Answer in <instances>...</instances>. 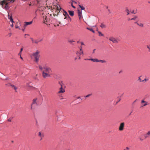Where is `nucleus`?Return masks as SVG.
<instances>
[{
  "instance_id": "obj_16",
  "label": "nucleus",
  "mask_w": 150,
  "mask_h": 150,
  "mask_svg": "<svg viewBox=\"0 0 150 150\" xmlns=\"http://www.w3.org/2000/svg\"><path fill=\"white\" fill-rule=\"evenodd\" d=\"M68 12L69 15L71 16H73L74 15V11H69Z\"/></svg>"
},
{
  "instance_id": "obj_28",
  "label": "nucleus",
  "mask_w": 150,
  "mask_h": 150,
  "mask_svg": "<svg viewBox=\"0 0 150 150\" xmlns=\"http://www.w3.org/2000/svg\"><path fill=\"white\" fill-rule=\"evenodd\" d=\"M98 33H99V36H103V34H102L100 32L98 31Z\"/></svg>"
},
{
  "instance_id": "obj_1",
  "label": "nucleus",
  "mask_w": 150,
  "mask_h": 150,
  "mask_svg": "<svg viewBox=\"0 0 150 150\" xmlns=\"http://www.w3.org/2000/svg\"><path fill=\"white\" fill-rule=\"evenodd\" d=\"M39 69L42 71V76L44 78L50 77L51 72V69L47 67H42L40 65H39Z\"/></svg>"
},
{
  "instance_id": "obj_3",
  "label": "nucleus",
  "mask_w": 150,
  "mask_h": 150,
  "mask_svg": "<svg viewBox=\"0 0 150 150\" xmlns=\"http://www.w3.org/2000/svg\"><path fill=\"white\" fill-rule=\"evenodd\" d=\"M125 123L124 122H123L121 123L119 127V130L120 131H122L124 129Z\"/></svg>"
},
{
  "instance_id": "obj_54",
  "label": "nucleus",
  "mask_w": 150,
  "mask_h": 150,
  "mask_svg": "<svg viewBox=\"0 0 150 150\" xmlns=\"http://www.w3.org/2000/svg\"><path fill=\"white\" fill-rule=\"evenodd\" d=\"M132 13H134V14H135V13H134V11H133L132 12Z\"/></svg>"
},
{
  "instance_id": "obj_35",
  "label": "nucleus",
  "mask_w": 150,
  "mask_h": 150,
  "mask_svg": "<svg viewBox=\"0 0 150 150\" xmlns=\"http://www.w3.org/2000/svg\"><path fill=\"white\" fill-rule=\"evenodd\" d=\"M147 48L149 50V51H150V45H147Z\"/></svg>"
},
{
  "instance_id": "obj_62",
  "label": "nucleus",
  "mask_w": 150,
  "mask_h": 150,
  "mask_svg": "<svg viewBox=\"0 0 150 150\" xmlns=\"http://www.w3.org/2000/svg\"><path fill=\"white\" fill-rule=\"evenodd\" d=\"M59 24H61V22H59Z\"/></svg>"
},
{
  "instance_id": "obj_32",
  "label": "nucleus",
  "mask_w": 150,
  "mask_h": 150,
  "mask_svg": "<svg viewBox=\"0 0 150 150\" xmlns=\"http://www.w3.org/2000/svg\"><path fill=\"white\" fill-rule=\"evenodd\" d=\"M30 39L32 40V42L33 43H34L35 41L33 40V39L32 38H30Z\"/></svg>"
},
{
  "instance_id": "obj_46",
  "label": "nucleus",
  "mask_w": 150,
  "mask_h": 150,
  "mask_svg": "<svg viewBox=\"0 0 150 150\" xmlns=\"http://www.w3.org/2000/svg\"><path fill=\"white\" fill-rule=\"evenodd\" d=\"M96 49H94L93 50V53H94V52H95V50Z\"/></svg>"
},
{
  "instance_id": "obj_55",
  "label": "nucleus",
  "mask_w": 150,
  "mask_h": 150,
  "mask_svg": "<svg viewBox=\"0 0 150 150\" xmlns=\"http://www.w3.org/2000/svg\"><path fill=\"white\" fill-rule=\"evenodd\" d=\"M131 113H132V112H131L129 114V115H130L131 114Z\"/></svg>"
},
{
  "instance_id": "obj_53",
  "label": "nucleus",
  "mask_w": 150,
  "mask_h": 150,
  "mask_svg": "<svg viewBox=\"0 0 150 150\" xmlns=\"http://www.w3.org/2000/svg\"><path fill=\"white\" fill-rule=\"evenodd\" d=\"M25 29V28H24V29H22V30L23 31H24Z\"/></svg>"
},
{
  "instance_id": "obj_48",
  "label": "nucleus",
  "mask_w": 150,
  "mask_h": 150,
  "mask_svg": "<svg viewBox=\"0 0 150 150\" xmlns=\"http://www.w3.org/2000/svg\"><path fill=\"white\" fill-rule=\"evenodd\" d=\"M53 16H56V14H55L54 13V14H53Z\"/></svg>"
},
{
  "instance_id": "obj_36",
  "label": "nucleus",
  "mask_w": 150,
  "mask_h": 150,
  "mask_svg": "<svg viewBox=\"0 0 150 150\" xmlns=\"http://www.w3.org/2000/svg\"><path fill=\"white\" fill-rule=\"evenodd\" d=\"M11 120H12V119L11 118H9V119H8V121L9 122H11Z\"/></svg>"
},
{
  "instance_id": "obj_60",
  "label": "nucleus",
  "mask_w": 150,
  "mask_h": 150,
  "mask_svg": "<svg viewBox=\"0 0 150 150\" xmlns=\"http://www.w3.org/2000/svg\"><path fill=\"white\" fill-rule=\"evenodd\" d=\"M80 42L79 41H77V42L78 43H79Z\"/></svg>"
},
{
  "instance_id": "obj_4",
  "label": "nucleus",
  "mask_w": 150,
  "mask_h": 150,
  "mask_svg": "<svg viewBox=\"0 0 150 150\" xmlns=\"http://www.w3.org/2000/svg\"><path fill=\"white\" fill-rule=\"evenodd\" d=\"M37 98L34 99L33 100V102L31 104V110L33 109V106L34 105H37Z\"/></svg>"
},
{
  "instance_id": "obj_59",
  "label": "nucleus",
  "mask_w": 150,
  "mask_h": 150,
  "mask_svg": "<svg viewBox=\"0 0 150 150\" xmlns=\"http://www.w3.org/2000/svg\"><path fill=\"white\" fill-rule=\"evenodd\" d=\"M130 19H131L129 18V19H128V21L131 20H130Z\"/></svg>"
},
{
  "instance_id": "obj_56",
  "label": "nucleus",
  "mask_w": 150,
  "mask_h": 150,
  "mask_svg": "<svg viewBox=\"0 0 150 150\" xmlns=\"http://www.w3.org/2000/svg\"><path fill=\"white\" fill-rule=\"evenodd\" d=\"M28 35V34H25V35Z\"/></svg>"
},
{
  "instance_id": "obj_11",
  "label": "nucleus",
  "mask_w": 150,
  "mask_h": 150,
  "mask_svg": "<svg viewBox=\"0 0 150 150\" xmlns=\"http://www.w3.org/2000/svg\"><path fill=\"white\" fill-rule=\"evenodd\" d=\"M135 23H136L137 24V25L139 26L140 27H144V24L141 23H137V22H136Z\"/></svg>"
},
{
  "instance_id": "obj_7",
  "label": "nucleus",
  "mask_w": 150,
  "mask_h": 150,
  "mask_svg": "<svg viewBox=\"0 0 150 150\" xmlns=\"http://www.w3.org/2000/svg\"><path fill=\"white\" fill-rule=\"evenodd\" d=\"M110 40L112 41L114 43H116L118 42L117 40L116 39L113 37H110L109 38Z\"/></svg>"
},
{
  "instance_id": "obj_30",
  "label": "nucleus",
  "mask_w": 150,
  "mask_h": 150,
  "mask_svg": "<svg viewBox=\"0 0 150 150\" xmlns=\"http://www.w3.org/2000/svg\"><path fill=\"white\" fill-rule=\"evenodd\" d=\"M125 11L127 12V15H128L129 14V11L128 9H126L125 10Z\"/></svg>"
},
{
  "instance_id": "obj_26",
  "label": "nucleus",
  "mask_w": 150,
  "mask_h": 150,
  "mask_svg": "<svg viewBox=\"0 0 150 150\" xmlns=\"http://www.w3.org/2000/svg\"><path fill=\"white\" fill-rule=\"evenodd\" d=\"M11 86L12 87H13L14 89L15 90H16L17 89V88L14 85H11Z\"/></svg>"
},
{
  "instance_id": "obj_44",
  "label": "nucleus",
  "mask_w": 150,
  "mask_h": 150,
  "mask_svg": "<svg viewBox=\"0 0 150 150\" xmlns=\"http://www.w3.org/2000/svg\"><path fill=\"white\" fill-rule=\"evenodd\" d=\"M134 100V102H133V103H134L136 102V100Z\"/></svg>"
},
{
  "instance_id": "obj_22",
  "label": "nucleus",
  "mask_w": 150,
  "mask_h": 150,
  "mask_svg": "<svg viewBox=\"0 0 150 150\" xmlns=\"http://www.w3.org/2000/svg\"><path fill=\"white\" fill-rule=\"evenodd\" d=\"M141 76L139 77L138 79V81L140 82H143L144 81V80H142V79H141Z\"/></svg>"
},
{
  "instance_id": "obj_33",
  "label": "nucleus",
  "mask_w": 150,
  "mask_h": 150,
  "mask_svg": "<svg viewBox=\"0 0 150 150\" xmlns=\"http://www.w3.org/2000/svg\"><path fill=\"white\" fill-rule=\"evenodd\" d=\"M91 94H88V95H87L86 96H85V97L86 98H87V97H88L90 96H91Z\"/></svg>"
},
{
  "instance_id": "obj_25",
  "label": "nucleus",
  "mask_w": 150,
  "mask_h": 150,
  "mask_svg": "<svg viewBox=\"0 0 150 150\" xmlns=\"http://www.w3.org/2000/svg\"><path fill=\"white\" fill-rule=\"evenodd\" d=\"M98 62H102V63H105L106 61L104 60H98Z\"/></svg>"
},
{
  "instance_id": "obj_27",
  "label": "nucleus",
  "mask_w": 150,
  "mask_h": 150,
  "mask_svg": "<svg viewBox=\"0 0 150 150\" xmlns=\"http://www.w3.org/2000/svg\"><path fill=\"white\" fill-rule=\"evenodd\" d=\"M47 22V20L46 18V20L45 19L43 20V23H46V22Z\"/></svg>"
},
{
  "instance_id": "obj_57",
  "label": "nucleus",
  "mask_w": 150,
  "mask_h": 150,
  "mask_svg": "<svg viewBox=\"0 0 150 150\" xmlns=\"http://www.w3.org/2000/svg\"><path fill=\"white\" fill-rule=\"evenodd\" d=\"M148 3H149V4H150V1H149L148 2Z\"/></svg>"
},
{
  "instance_id": "obj_61",
  "label": "nucleus",
  "mask_w": 150,
  "mask_h": 150,
  "mask_svg": "<svg viewBox=\"0 0 150 150\" xmlns=\"http://www.w3.org/2000/svg\"><path fill=\"white\" fill-rule=\"evenodd\" d=\"M50 16H52V14H50Z\"/></svg>"
},
{
  "instance_id": "obj_19",
  "label": "nucleus",
  "mask_w": 150,
  "mask_h": 150,
  "mask_svg": "<svg viewBox=\"0 0 150 150\" xmlns=\"http://www.w3.org/2000/svg\"><path fill=\"white\" fill-rule=\"evenodd\" d=\"M25 23H26V25H30L31 24L33 23V21H31L30 22H25Z\"/></svg>"
},
{
  "instance_id": "obj_64",
  "label": "nucleus",
  "mask_w": 150,
  "mask_h": 150,
  "mask_svg": "<svg viewBox=\"0 0 150 150\" xmlns=\"http://www.w3.org/2000/svg\"><path fill=\"white\" fill-rule=\"evenodd\" d=\"M79 59H80V57H79Z\"/></svg>"
},
{
  "instance_id": "obj_20",
  "label": "nucleus",
  "mask_w": 150,
  "mask_h": 150,
  "mask_svg": "<svg viewBox=\"0 0 150 150\" xmlns=\"http://www.w3.org/2000/svg\"><path fill=\"white\" fill-rule=\"evenodd\" d=\"M9 19L11 22L12 23H14V21H13V19L12 18V16H10L9 18Z\"/></svg>"
},
{
  "instance_id": "obj_50",
  "label": "nucleus",
  "mask_w": 150,
  "mask_h": 150,
  "mask_svg": "<svg viewBox=\"0 0 150 150\" xmlns=\"http://www.w3.org/2000/svg\"><path fill=\"white\" fill-rule=\"evenodd\" d=\"M59 84L61 85V84H62L61 83V82H59Z\"/></svg>"
},
{
  "instance_id": "obj_21",
  "label": "nucleus",
  "mask_w": 150,
  "mask_h": 150,
  "mask_svg": "<svg viewBox=\"0 0 150 150\" xmlns=\"http://www.w3.org/2000/svg\"><path fill=\"white\" fill-rule=\"evenodd\" d=\"M86 28L88 30L92 31L93 33H95L94 31L92 28Z\"/></svg>"
},
{
  "instance_id": "obj_9",
  "label": "nucleus",
  "mask_w": 150,
  "mask_h": 150,
  "mask_svg": "<svg viewBox=\"0 0 150 150\" xmlns=\"http://www.w3.org/2000/svg\"><path fill=\"white\" fill-rule=\"evenodd\" d=\"M78 15L79 16V18L80 20L82 16V12L80 10H78Z\"/></svg>"
},
{
  "instance_id": "obj_14",
  "label": "nucleus",
  "mask_w": 150,
  "mask_h": 150,
  "mask_svg": "<svg viewBox=\"0 0 150 150\" xmlns=\"http://www.w3.org/2000/svg\"><path fill=\"white\" fill-rule=\"evenodd\" d=\"M87 60H91L93 61V62H98V59H87Z\"/></svg>"
},
{
  "instance_id": "obj_12",
  "label": "nucleus",
  "mask_w": 150,
  "mask_h": 150,
  "mask_svg": "<svg viewBox=\"0 0 150 150\" xmlns=\"http://www.w3.org/2000/svg\"><path fill=\"white\" fill-rule=\"evenodd\" d=\"M30 83H27L26 86L29 89H31L33 87L30 85Z\"/></svg>"
},
{
  "instance_id": "obj_23",
  "label": "nucleus",
  "mask_w": 150,
  "mask_h": 150,
  "mask_svg": "<svg viewBox=\"0 0 150 150\" xmlns=\"http://www.w3.org/2000/svg\"><path fill=\"white\" fill-rule=\"evenodd\" d=\"M137 18V16H134V17L133 18H131L130 19V20H136V18Z\"/></svg>"
},
{
  "instance_id": "obj_15",
  "label": "nucleus",
  "mask_w": 150,
  "mask_h": 150,
  "mask_svg": "<svg viewBox=\"0 0 150 150\" xmlns=\"http://www.w3.org/2000/svg\"><path fill=\"white\" fill-rule=\"evenodd\" d=\"M38 136L41 138L42 139V138L44 137V134L41 132H40L38 133Z\"/></svg>"
},
{
  "instance_id": "obj_51",
  "label": "nucleus",
  "mask_w": 150,
  "mask_h": 150,
  "mask_svg": "<svg viewBox=\"0 0 150 150\" xmlns=\"http://www.w3.org/2000/svg\"><path fill=\"white\" fill-rule=\"evenodd\" d=\"M80 98V97H79V96L78 97H77V99H79V98Z\"/></svg>"
},
{
  "instance_id": "obj_8",
  "label": "nucleus",
  "mask_w": 150,
  "mask_h": 150,
  "mask_svg": "<svg viewBox=\"0 0 150 150\" xmlns=\"http://www.w3.org/2000/svg\"><path fill=\"white\" fill-rule=\"evenodd\" d=\"M141 107H142L146 106L147 105V102L146 101H144V100H142L141 101Z\"/></svg>"
},
{
  "instance_id": "obj_43",
  "label": "nucleus",
  "mask_w": 150,
  "mask_h": 150,
  "mask_svg": "<svg viewBox=\"0 0 150 150\" xmlns=\"http://www.w3.org/2000/svg\"><path fill=\"white\" fill-rule=\"evenodd\" d=\"M21 52H20L18 54V55H19L20 56H21Z\"/></svg>"
},
{
  "instance_id": "obj_2",
  "label": "nucleus",
  "mask_w": 150,
  "mask_h": 150,
  "mask_svg": "<svg viewBox=\"0 0 150 150\" xmlns=\"http://www.w3.org/2000/svg\"><path fill=\"white\" fill-rule=\"evenodd\" d=\"M40 52L38 50H37L35 52L31 54V56L34 57V61L36 63H38L39 61V58L40 57Z\"/></svg>"
},
{
  "instance_id": "obj_37",
  "label": "nucleus",
  "mask_w": 150,
  "mask_h": 150,
  "mask_svg": "<svg viewBox=\"0 0 150 150\" xmlns=\"http://www.w3.org/2000/svg\"><path fill=\"white\" fill-rule=\"evenodd\" d=\"M15 27L16 28H18L19 30H21V29L17 25H16Z\"/></svg>"
},
{
  "instance_id": "obj_63",
  "label": "nucleus",
  "mask_w": 150,
  "mask_h": 150,
  "mask_svg": "<svg viewBox=\"0 0 150 150\" xmlns=\"http://www.w3.org/2000/svg\"><path fill=\"white\" fill-rule=\"evenodd\" d=\"M78 53H79V52H77L76 54H77Z\"/></svg>"
},
{
  "instance_id": "obj_49",
  "label": "nucleus",
  "mask_w": 150,
  "mask_h": 150,
  "mask_svg": "<svg viewBox=\"0 0 150 150\" xmlns=\"http://www.w3.org/2000/svg\"><path fill=\"white\" fill-rule=\"evenodd\" d=\"M13 24H12L11 25V26L12 27H13Z\"/></svg>"
},
{
  "instance_id": "obj_13",
  "label": "nucleus",
  "mask_w": 150,
  "mask_h": 150,
  "mask_svg": "<svg viewBox=\"0 0 150 150\" xmlns=\"http://www.w3.org/2000/svg\"><path fill=\"white\" fill-rule=\"evenodd\" d=\"M57 10H56V11H56V12L57 13V14L58 13H59V12L60 10V11H61V10H62V8H61V7H60L59 6V7L57 6ZM62 10H63L62 9Z\"/></svg>"
},
{
  "instance_id": "obj_6",
  "label": "nucleus",
  "mask_w": 150,
  "mask_h": 150,
  "mask_svg": "<svg viewBox=\"0 0 150 150\" xmlns=\"http://www.w3.org/2000/svg\"><path fill=\"white\" fill-rule=\"evenodd\" d=\"M61 87L59 88V90L58 92V93H63L65 92V90L63 89L62 84H61Z\"/></svg>"
},
{
  "instance_id": "obj_31",
  "label": "nucleus",
  "mask_w": 150,
  "mask_h": 150,
  "mask_svg": "<svg viewBox=\"0 0 150 150\" xmlns=\"http://www.w3.org/2000/svg\"><path fill=\"white\" fill-rule=\"evenodd\" d=\"M27 25H26V23H25V24L23 26V28H25Z\"/></svg>"
},
{
  "instance_id": "obj_40",
  "label": "nucleus",
  "mask_w": 150,
  "mask_h": 150,
  "mask_svg": "<svg viewBox=\"0 0 150 150\" xmlns=\"http://www.w3.org/2000/svg\"><path fill=\"white\" fill-rule=\"evenodd\" d=\"M74 41H73V40H69V42H70V43H71L72 42H74Z\"/></svg>"
},
{
  "instance_id": "obj_41",
  "label": "nucleus",
  "mask_w": 150,
  "mask_h": 150,
  "mask_svg": "<svg viewBox=\"0 0 150 150\" xmlns=\"http://www.w3.org/2000/svg\"><path fill=\"white\" fill-rule=\"evenodd\" d=\"M13 0H6V1H9L10 2H11V1H12Z\"/></svg>"
},
{
  "instance_id": "obj_5",
  "label": "nucleus",
  "mask_w": 150,
  "mask_h": 150,
  "mask_svg": "<svg viewBox=\"0 0 150 150\" xmlns=\"http://www.w3.org/2000/svg\"><path fill=\"white\" fill-rule=\"evenodd\" d=\"M63 14L65 16V18H64V19H65L66 18H69L70 19H71L70 17L69 16V14L67 13V12L65 11H64V10H63Z\"/></svg>"
},
{
  "instance_id": "obj_52",
  "label": "nucleus",
  "mask_w": 150,
  "mask_h": 150,
  "mask_svg": "<svg viewBox=\"0 0 150 150\" xmlns=\"http://www.w3.org/2000/svg\"><path fill=\"white\" fill-rule=\"evenodd\" d=\"M8 78H6V79L5 80H8Z\"/></svg>"
},
{
  "instance_id": "obj_42",
  "label": "nucleus",
  "mask_w": 150,
  "mask_h": 150,
  "mask_svg": "<svg viewBox=\"0 0 150 150\" xmlns=\"http://www.w3.org/2000/svg\"><path fill=\"white\" fill-rule=\"evenodd\" d=\"M23 50V48H21V49L20 52H21Z\"/></svg>"
},
{
  "instance_id": "obj_17",
  "label": "nucleus",
  "mask_w": 150,
  "mask_h": 150,
  "mask_svg": "<svg viewBox=\"0 0 150 150\" xmlns=\"http://www.w3.org/2000/svg\"><path fill=\"white\" fill-rule=\"evenodd\" d=\"M80 48H80V52H79V54L80 55H81L82 54H83V51L82 50V47L81 46Z\"/></svg>"
},
{
  "instance_id": "obj_39",
  "label": "nucleus",
  "mask_w": 150,
  "mask_h": 150,
  "mask_svg": "<svg viewBox=\"0 0 150 150\" xmlns=\"http://www.w3.org/2000/svg\"><path fill=\"white\" fill-rule=\"evenodd\" d=\"M80 43H81V44L82 45H84V43L83 42H81Z\"/></svg>"
},
{
  "instance_id": "obj_45",
  "label": "nucleus",
  "mask_w": 150,
  "mask_h": 150,
  "mask_svg": "<svg viewBox=\"0 0 150 150\" xmlns=\"http://www.w3.org/2000/svg\"><path fill=\"white\" fill-rule=\"evenodd\" d=\"M20 58L22 59L23 60V58L21 56H20Z\"/></svg>"
},
{
  "instance_id": "obj_24",
  "label": "nucleus",
  "mask_w": 150,
  "mask_h": 150,
  "mask_svg": "<svg viewBox=\"0 0 150 150\" xmlns=\"http://www.w3.org/2000/svg\"><path fill=\"white\" fill-rule=\"evenodd\" d=\"M42 40V39L39 40H36L35 41L34 43L35 44H38L39 42L41 41Z\"/></svg>"
},
{
  "instance_id": "obj_10",
  "label": "nucleus",
  "mask_w": 150,
  "mask_h": 150,
  "mask_svg": "<svg viewBox=\"0 0 150 150\" xmlns=\"http://www.w3.org/2000/svg\"><path fill=\"white\" fill-rule=\"evenodd\" d=\"M144 136L145 138L149 137H150V131H149L147 133L145 134Z\"/></svg>"
},
{
  "instance_id": "obj_38",
  "label": "nucleus",
  "mask_w": 150,
  "mask_h": 150,
  "mask_svg": "<svg viewBox=\"0 0 150 150\" xmlns=\"http://www.w3.org/2000/svg\"><path fill=\"white\" fill-rule=\"evenodd\" d=\"M71 6L74 8H76L75 7V6H74L73 5V4L72 3L71 4Z\"/></svg>"
},
{
  "instance_id": "obj_29",
  "label": "nucleus",
  "mask_w": 150,
  "mask_h": 150,
  "mask_svg": "<svg viewBox=\"0 0 150 150\" xmlns=\"http://www.w3.org/2000/svg\"><path fill=\"white\" fill-rule=\"evenodd\" d=\"M79 7L81 8V10H84L85 9V8L84 7H83V6H82L80 5H79Z\"/></svg>"
},
{
  "instance_id": "obj_18",
  "label": "nucleus",
  "mask_w": 150,
  "mask_h": 150,
  "mask_svg": "<svg viewBox=\"0 0 150 150\" xmlns=\"http://www.w3.org/2000/svg\"><path fill=\"white\" fill-rule=\"evenodd\" d=\"M100 27L102 28H105L106 26L104 24L102 23L100 25Z\"/></svg>"
},
{
  "instance_id": "obj_34",
  "label": "nucleus",
  "mask_w": 150,
  "mask_h": 150,
  "mask_svg": "<svg viewBox=\"0 0 150 150\" xmlns=\"http://www.w3.org/2000/svg\"><path fill=\"white\" fill-rule=\"evenodd\" d=\"M43 19H45L46 20V19L47 18V16H43Z\"/></svg>"
},
{
  "instance_id": "obj_47",
  "label": "nucleus",
  "mask_w": 150,
  "mask_h": 150,
  "mask_svg": "<svg viewBox=\"0 0 150 150\" xmlns=\"http://www.w3.org/2000/svg\"><path fill=\"white\" fill-rule=\"evenodd\" d=\"M126 149H127V150L129 149V148L128 147H127Z\"/></svg>"
},
{
  "instance_id": "obj_58",
  "label": "nucleus",
  "mask_w": 150,
  "mask_h": 150,
  "mask_svg": "<svg viewBox=\"0 0 150 150\" xmlns=\"http://www.w3.org/2000/svg\"><path fill=\"white\" fill-rule=\"evenodd\" d=\"M144 80V81H146V79H145Z\"/></svg>"
}]
</instances>
